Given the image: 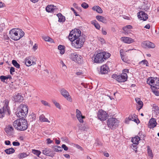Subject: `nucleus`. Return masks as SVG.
<instances>
[{"mask_svg": "<svg viewBox=\"0 0 159 159\" xmlns=\"http://www.w3.org/2000/svg\"><path fill=\"white\" fill-rule=\"evenodd\" d=\"M85 36L81 35V32L79 29H75L70 32L69 36V40L72 42L73 46L76 48L82 47L85 41Z\"/></svg>", "mask_w": 159, "mask_h": 159, "instance_id": "obj_1", "label": "nucleus"}, {"mask_svg": "<svg viewBox=\"0 0 159 159\" xmlns=\"http://www.w3.org/2000/svg\"><path fill=\"white\" fill-rule=\"evenodd\" d=\"M13 126L15 129L19 131H24L28 128L27 122L24 119L20 118L15 120L13 123Z\"/></svg>", "mask_w": 159, "mask_h": 159, "instance_id": "obj_2", "label": "nucleus"}, {"mask_svg": "<svg viewBox=\"0 0 159 159\" xmlns=\"http://www.w3.org/2000/svg\"><path fill=\"white\" fill-rule=\"evenodd\" d=\"M110 56L109 53L104 52L94 55L93 58H94L93 61L95 63H101L108 58Z\"/></svg>", "mask_w": 159, "mask_h": 159, "instance_id": "obj_3", "label": "nucleus"}, {"mask_svg": "<svg viewBox=\"0 0 159 159\" xmlns=\"http://www.w3.org/2000/svg\"><path fill=\"white\" fill-rule=\"evenodd\" d=\"M28 111L27 106L24 104H21L17 109L16 115L20 119H24L27 115Z\"/></svg>", "mask_w": 159, "mask_h": 159, "instance_id": "obj_4", "label": "nucleus"}, {"mask_svg": "<svg viewBox=\"0 0 159 159\" xmlns=\"http://www.w3.org/2000/svg\"><path fill=\"white\" fill-rule=\"evenodd\" d=\"M119 121L114 118H110L107 120V125L108 127L111 129H115L118 126Z\"/></svg>", "mask_w": 159, "mask_h": 159, "instance_id": "obj_5", "label": "nucleus"}, {"mask_svg": "<svg viewBox=\"0 0 159 159\" xmlns=\"http://www.w3.org/2000/svg\"><path fill=\"white\" fill-rule=\"evenodd\" d=\"M70 57L72 60L78 64H81L82 61V57L76 52L71 53Z\"/></svg>", "mask_w": 159, "mask_h": 159, "instance_id": "obj_6", "label": "nucleus"}, {"mask_svg": "<svg viewBox=\"0 0 159 159\" xmlns=\"http://www.w3.org/2000/svg\"><path fill=\"white\" fill-rule=\"evenodd\" d=\"M17 29H13L9 32L10 37L12 39L15 41L20 39L18 31L16 30Z\"/></svg>", "mask_w": 159, "mask_h": 159, "instance_id": "obj_7", "label": "nucleus"}, {"mask_svg": "<svg viewBox=\"0 0 159 159\" xmlns=\"http://www.w3.org/2000/svg\"><path fill=\"white\" fill-rule=\"evenodd\" d=\"M10 111L7 105L4 106L2 108L0 109V118H3L5 115H9Z\"/></svg>", "mask_w": 159, "mask_h": 159, "instance_id": "obj_8", "label": "nucleus"}, {"mask_svg": "<svg viewBox=\"0 0 159 159\" xmlns=\"http://www.w3.org/2000/svg\"><path fill=\"white\" fill-rule=\"evenodd\" d=\"M107 116L108 115L106 112L102 110H99L98 112V118L101 121L105 120Z\"/></svg>", "mask_w": 159, "mask_h": 159, "instance_id": "obj_9", "label": "nucleus"}, {"mask_svg": "<svg viewBox=\"0 0 159 159\" xmlns=\"http://www.w3.org/2000/svg\"><path fill=\"white\" fill-rule=\"evenodd\" d=\"M42 153L44 155L52 157L54 156L55 153L51 149L45 148L42 150Z\"/></svg>", "mask_w": 159, "mask_h": 159, "instance_id": "obj_10", "label": "nucleus"}, {"mask_svg": "<svg viewBox=\"0 0 159 159\" xmlns=\"http://www.w3.org/2000/svg\"><path fill=\"white\" fill-rule=\"evenodd\" d=\"M60 92L61 94L67 100L70 102H72V99L69 95L68 92L64 89L61 90Z\"/></svg>", "mask_w": 159, "mask_h": 159, "instance_id": "obj_11", "label": "nucleus"}, {"mask_svg": "<svg viewBox=\"0 0 159 159\" xmlns=\"http://www.w3.org/2000/svg\"><path fill=\"white\" fill-rule=\"evenodd\" d=\"M138 18L141 20H146L148 18V15L143 11H140L137 13Z\"/></svg>", "mask_w": 159, "mask_h": 159, "instance_id": "obj_12", "label": "nucleus"}, {"mask_svg": "<svg viewBox=\"0 0 159 159\" xmlns=\"http://www.w3.org/2000/svg\"><path fill=\"white\" fill-rule=\"evenodd\" d=\"M142 46L145 48H154L155 45L154 43L148 41L143 42L142 43Z\"/></svg>", "mask_w": 159, "mask_h": 159, "instance_id": "obj_13", "label": "nucleus"}, {"mask_svg": "<svg viewBox=\"0 0 159 159\" xmlns=\"http://www.w3.org/2000/svg\"><path fill=\"white\" fill-rule=\"evenodd\" d=\"M127 78V75L126 73H123L120 75H118L117 81L119 82H124Z\"/></svg>", "mask_w": 159, "mask_h": 159, "instance_id": "obj_14", "label": "nucleus"}, {"mask_svg": "<svg viewBox=\"0 0 159 159\" xmlns=\"http://www.w3.org/2000/svg\"><path fill=\"white\" fill-rule=\"evenodd\" d=\"M76 116L79 122L80 123H83L84 122L83 119L85 118V116H82L81 112L78 109H76Z\"/></svg>", "mask_w": 159, "mask_h": 159, "instance_id": "obj_15", "label": "nucleus"}, {"mask_svg": "<svg viewBox=\"0 0 159 159\" xmlns=\"http://www.w3.org/2000/svg\"><path fill=\"white\" fill-rule=\"evenodd\" d=\"M13 98L15 102H21L23 99V97L19 93H16L14 96Z\"/></svg>", "mask_w": 159, "mask_h": 159, "instance_id": "obj_16", "label": "nucleus"}, {"mask_svg": "<svg viewBox=\"0 0 159 159\" xmlns=\"http://www.w3.org/2000/svg\"><path fill=\"white\" fill-rule=\"evenodd\" d=\"M121 40L125 43L128 44L130 43L134 42V40L129 37H122Z\"/></svg>", "mask_w": 159, "mask_h": 159, "instance_id": "obj_17", "label": "nucleus"}, {"mask_svg": "<svg viewBox=\"0 0 159 159\" xmlns=\"http://www.w3.org/2000/svg\"><path fill=\"white\" fill-rule=\"evenodd\" d=\"M109 68L106 65H104L101 67L100 72L101 74H106L108 72Z\"/></svg>", "mask_w": 159, "mask_h": 159, "instance_id": "obj_18", "label": "nucleus"}, {"mask_svg": "<svg viewBox=\"0 0 159 159\" xmlns=\"http://www.w3.org/2000/svg\"><path fill=\"white\" fill-rule=\"evenodd\" d=\"M155 83L153 84V86L151 85V88L152 90H153V89H159V79L158 78H155Z\"/></svg>", "mask_w": 159, "mask_h": 159, "instance_id": "obj_19", "label": "nucleus"}, {"mask_svg": "<svg viewBox=\"0 0 159 159\" xmlns=\"http://www.w3.org/2000/svg\"><path fill=\"white\" fill-rule=\"evenodd\" d=\"M56 7L52 5H48L46 8V10L48 12H53L55 9Z\"/></svg>", "mask_w": 159, "mask_h": 159, "instance_id": "obj_20", "label": "nucleus"}, {"mask_svg": "<svg viewBox=\"0 0 159 159\" xmlns=\"http://www.w3.org/2000/svg\"><path fill=\"white\" fill-rule=\"evenodd\" d=\"M150 124L149 127L150 128H153L156 126V122L154 118L151 119L149 121Z\"/></svg>", "mask_w": 159, "mask_h": 159, "instance_id": "obj_21", "label": "nucleus"}, {"mask_svg": "<svg viewBox=\"0 0 159 159\" xmlns=\"http://www.w3.org/2000/svg\"><path fill=\"white\" fill-rule=\"evenodd\" d=\"M57 16L58 18V21L59 22L63 23L65 21V17L63 16L61 13H58L57 15Z\"/></svg>", "mask_w": 159, "mask_h": 159, "instance_id": "obj_22", "label": "nucleus"}, {"mask_svg": "<svg viewBox=\"0 0 159 159\" xmlns=\"http://www.w3.org/2000/svg\"><path fill=\"white\" fill-rule=\"evenodd\" d=\"M13 128L11 125H9L5 129V131L7 134H10L13 131Z\"/></svg>", "mask_w": 159, "mask_h": 159, "instance_id": "obj_23", "label": "nucleus"}, {"mask_svg": "<svg viewBox=\"0 0 159 159\" xmlns=\"http://www.w3.org/2000/svg\"><path fill=\"white\" fill-rule=\"evenodd\" d=\"M140 140V138L138 136H136L135 137L133 138L131 140L133 144H138Z\"/></svg>", "mask_w": 159, "mask_h": 159, "instance_id": "obj_24", "label": "nucleus"}, {"mask_svg": "<svg viewBox=\"0 0 159 159\" xmlns=\"http://www.w3.org/2000/svg\"><path fill=\"white\" fill-rule=\"evenodd\" d=\"M155 78H153L152 77H150L148 78L147 81V83L148 84H149L151 86V85L153 86V84L155 83Z\"/></svg>", "mask_w": 159, "mask_h": 159, "instance_id": "obj_25", "label": "nucleus"}, {"mask_svg": "<svg viewBox=\"0 0 159 159\" xmlns=\"http://www.w3.org/2000/svg\"><path fill=\"white\" fill-rule=\"evenodd\" d=\"M96 19L99 21L103 23H106L107 20L105 18L100 16H96Z\"/></svg>", "mask_w": 159, "mask_h": 159, "instance_id": "obj_26", "label": "nucleus"}, {"mask_svg": "<svg viewBox=\"0 0 159 159\" xmlns=\"http://www.w3.org/2000/svg\"><path fill=\"white\" fill-rule=\"evenodd\" d=\"M92 9L94 11H96L99 13H101L102 12V9L98 6H94L92 8Z\"/></svg>", "mask_w": 159, "mask_h": 159, "instance_id": "obj_27", "label": "nucleus"}, {"mask_svg": "<svg viewBox=\"0 0 159 159\" xmlns=\"http://www.w3.org/2000/svg\"><path fill=\"white\" fill-rule=\"evenodd\" d=\"M91 24L94 25L95 27L97 29L99 30L100 28V26L99 24L97 22L96 20H94L91 21Z\"/></svg>", "mask_w": 159, "mask_h": 159, "instance_id": "obj_28", "label": "nucleus"}, {"mask_svg": "<svg viewBox=\"0 0 159 159\" xmlns=\"http://www.w3.org/2000/svg\"><path fill=\"white\" fill-rule=\"evenodd\" d=\"M5 152L8 154H10L14 153L15 152V150L13 148H11L5 149Z\"/></svg>", "mask_w": 159, "mask_h": 159, "instance_id": "obj_29", "label": "nucleus"}, {"mask_svg": "<svg viewBox=\"0 0 159 159\" xmlns=\"http://www.w3.org/2000/svg\"><path fill=\"white\" fill-rule=\"evenodd\" d=\"M135 100L136 101V102L139 105V110L142 108L143 107V102L140 100V99L139 98H135Z\"/></svg>", "mask_w": 159, "mask_h": 159, "instance_id": "obj_30", "label": "nucleus"}, {"mask_svg": "<svg viewBox=\"0 0 159 159\" xmlns=\"http://www.w3.org/2000/svg\"><path fill=\"white\" fill-rule=\"evenodd\" d=\"M39 120L41 121L50 122V121L48 120V119L45 118V116L43 115H42L39 116Z\"/></svg>", "mask_w": 159, "mask_h": 159, "instance_id": "obj_31", "label": "nucleus"}, {"mask_svg": "<svg viewBox=\"0 0 159 159\" xmlns=\"http://www.w3.org/2000/svg\"><path fill=\"white\" fill-rule=\"evenodd\" d=\"M58 49L60 50V53L61 54H63L65 52V47L64 46L59 45L58 47Z\"/></svg>", "mask_w": 159, "mask_h": 159, "instance_id": "obj_32", "label": "nucleus"}, {"mask_svg": "<svg viewBox=\"0 0 159 159\" xmlns=\"http://www.w3.org/2000/svg\"><path fill=\"white\" fill-rule=\"evenodd\" d=\"M136 116V115L135 114H134L133 115H130L129 117V119L130 120L134 121L138 123L137 121H139V120L138 119L137 120L136 119H135Z\"/></svg>", "mask_w": 159, "mask_h": 159, "instance_id": "obj_33", "label": "nucleus"}, {"mask_svg": "<svg viewBox=\"0 0 159 159\" xmlns=\"http://www.w3.org/2000/svg\"><path fill=\"white\" fill-rule=\"evenodd\" d=\"M53 148L54 150L56 152H61L62 150V148L60 146H55Z\"/></svg>", "mask_w": 159, "mask_h": 159, "instance_id": "obj_34", "label": "nucleus"}, {"mask_svg": "<svg viewBox=\"0 0 159 159\" xmlns=\"http://www.w3.org/2000/svg\"><path fill=\"white\" fill-rule=\"evenodd\" d=\"M17 30L18 31V33L19 34V37L20 39L23 37L24 35V32L22 30H20L19 29H17L16 30Z\"/></svg>", "mask_w": 159, "mask_h": 159, "instance_id": "obj_35", "label": "nucleus"}, {"mask_svg": "<svg viewBox=\"0 0 159 159\" xmlns=\"http://www.w3.org/2000/svg\"><path fill=\"white\" fill-rule=\"evenodd\" d=\"M32 152L34 155H37L38 157H39V155L41 153V152L40 151L35 149H32Z\"/></svg>", "mask_w": 159, "mask_h": 159, "instance_id": "obj_36", "label": "nucleus"}, {"mask_svg": "<svg viewBox=\"0 0 159 159\" xmlns=\"http://www.w3.org/2000/svg\"><path fill=\"white\" fill-rule=\"evenodd\" d=\"M12 63L16 68H20V64L17 63L16 60H13L12 61Z\"/></svg>", "mask_w": 159, "mask_h": 159, "instance_id": "obj_37", "label": "nucleus"}, {"mask_svg": "<svg viewBox=\"0 0 159 159\" xmlns=\"http://www.w3.org/2000/svg\"><path fill=\"white\" fill-rule=\"evenodd\" d=\"M28 155L26 153L23 152L18 155V157L20 158H23L26 157Z\"/></svg>", "mask_w": 159, "mask_h": 159, "instance_id": "obj_38", "label": "nucleus"}, {"mask_svg": "<svg viewBox=\"0 0 159 159\" xmlns=\"http://www.w3.org/2000/svg\"><path fill=\"white\" fill-rule=\"evenodd\" d=\"M143 64V65H146V66H148V61L146 60H143L142 61H140L139 62V64Z\"/></svg>", "mask_w": 159, "mask_h": 159, "instance_id": "obj_39", "label": "nucleus"}, {"mask_svg": "<svg viewBox=\"0 0 159 159\" xmlns=\"http://www.w3.org/2000/svg\"><path fill=\"white\" fill-rule=\"evenodd\" d=\"M25 63L26 65L27 66H29L31 65V62L30 60L28 59H25Z\"/></svg>", "mask_w": 159, "mask_h": 159, "instance_id": "obj_40", "label": "nucleus"}, {"mask_svg": "<svg viewBox=\"0 0 159 159\" xmlns=\"http://www.w3.org/2000/svg\"><path fill=\"white\" fill-rule=\"evenodd\" d=\"M148 156L151 157H153V156L152 150L150 148L149 146L148 147Z\"/></svg>", "mask_w": 159, "mask_h": 159, "instance_id": "obj_41", "label": "nucleus"}, {"mask_svg": "<svg viewBox=\"0 0 159 159\" xmlns=\"http://www.w3.org/2000/svg\"><path fill=\"white\" fill-rule=\"evenodd\" d=\"M150 5L149 4H146L145 5L143 6L142 7V9L145 10V11H147L148 10L150 7Z\"/></svg>", "mask_w": 159, "mask_h": 159, "instance_id": "obj_42", "label": "nucleus"}, {"mask_svg": "<svg viewBox=\"0 0 159 159\" xmlns=\"http://www.w3.org/2000/svg\"><path fill=\"white\" fill-rule=\"evenodd\" d=\"M52 102L55 104V105L57 108H58L59 109H61V107L60 106V104L58 103L55 100H52Z\"/></svg>", "mask_w": 159, "mask_h": 159, "instance_id": "obj_43", "label": "nucleus"}, {"mask_svg": "<svg viewBox=\"0 0 159 159\" xmlns=\"http://www.w3.org/2000/svg\"><path fill=\"white\" fill-rule=\"evenodd\" d=\"M81 7L84 9H86L89 7L88 5L85 2H84L81 5Z\"/></svg>", "mask_w": 159, "mask_h": 159, "instance_id": "obj_44", "label": "nucleus"}, {"mask_svg": "<svg viewBox=\"0 0 159 159\" xmlns=\"http://www.w3.org/2000/svg\"><path fill=\"white\" fill-rule=\"evenodd\" d=\"M0 79L2 82H5V80H6V76L3 75H2L0 76Z\"/></svg>", "mask_w": 159, "mask_h": 159, "instance_id": "obj_45", "label": "nucleus"}, {"mask_svg": "<svg viewBox=\"0 0 159 159\" xmlns=\"http://www.w3.org/2000/svg\"><path fill=\"white\" fill-rule=\"evenodd\" d=\"M61 148H63L65 151L68 150V148L64 144H63L61 146Z\"/></svg>", "mask_w": 159, "mask_h": 159, "instance_id": "obj_46", "label": "nucleus"}, {"mask_svg": "<svg viewBox=\"0 0 159 159\" xmlns=\"http://www.w3.org/2000/svg\"><path fill=\"white\" fill-rule=\"evenodd\" d=\"M153 109L156 111V112L159 113V108L158 106H154L153 107Z\"/></svg>", "mask_w": 159, "mask_h": 159, "instance_id": "obj_47", "label": "nucleus"}, {"mask_svg": "<svg viewBox=\"0 0 159 159\" xmlns=\"http://www.w3.org/2000/svg\"><path fill=\"white\" fill-rule=\"evenodd\" d=\"M61 63L62 65L63 69L64 70H65L67 68L66 66L64 64L63 61H61Z\"/></svg>", "mask_w": 159, "mask_h": 159, "instance_id": "obj_48", "label": "nucleus"}, {"mask_svg": "<svg viewBox=\"0 0 159 159\" xmlns=\"http://www.w3.org/2000/svg\"><path fill=\"white\" fill-rule=\"evenodd\" d=\"M12 144L14 146H19L20 145V143L19 142H13L12 143Z\"/></svg>", "mask_w": 159, "mask_h": 159, "instance_id": "obj_49", "label": "nucleus"}, {"mask_svg": "<svg viewBox=\"0 0 159 159\" xmlns=\"http://www.w3.org/2000/svg\"><path fill=\"white\" fill-rule=\"evenodd\" d=\"M44 39L46 41H51V40H52V39L48 37H45Z\"/></svg>", "mask_w": 159, "mask_h": 159, "instance_id": "obj_50", "label": "nucleus"}, {"mask_svg": "<svg viewBox=\"0 0 159 159\" xmlns=\"http://www.w3.org/2000/svg\"><path fill=\"white\" fill-rule=\"evenodd\" d=\"M42 103L45 106H49L48 103L46 101L42 100L41 101Z\"/></svg>", "mask_w": 159, "mask_h": 159, "instance_id": "obj_51", "label": "nucleus"}, {"mask_svg": "<svg viewBox=\"0 0 159 159\" xmlns=\"http://www.w3.org/2000/svg\"><path fill=\"white\" fill-rule=\"evenodd\" d=\"M15 72V68L13 67H11L10 70V72L11 74L12 75V72Z\"/></svg>", "mask_w": 159, "mask_h": 159, "instance_id": "obj_52", "label": "nucleus"}, {"mask_svg": "<svg viewBox=\"0 0 159 159\" xmlns=\"http://www.w3.org/2000/svg\"><path fill=\"white\" fill-rule=\"evenodd\" d=\"M118 77V75H117L116 74H113L112 75V77L115 79H116V80H117V79Z\"/></svg>", "mask_w": 159, "mask_h": 159, "instance_id": "obj_53", "label": "nucleus"}, {"mask_svg": "<svg viewBox=\"0 0 159 159\" xmlns=\"http://www.w3.org/2000/svg\"><path fill=\"white\" fill-rule=\"evenodd\" d=\"M75 147L78 149H80L82 151L83 150V148L82 147H81L78 144H76L75 145Z\"/></svg>", "mask_w": 159, "mask_h": 159, "instance_id": "obj_54", "label": "nucleus"}, {"mask_svg": "<svg viewBox=\"0 0 159 159\" xmlns=\"http://www.w3.org/2000/svg\"><path fill=\"white\" fill-rule=\"evenodd\" d=\"M99 40L102 43H105V40L103 38H100L99 39Z\"/></svg>", "mask_w": 159, "mask_h": 159, "instance_id": "obj_55", "label": "nucleus"}, {"mask_svg": "<svg viewBox=\"0 0 159 159\" xmlns=\"http://www.w3.org/2000/svg\"><path fill=\"white\" fill-rule=\"evenodd\" d=\"M46 141H47V143L48 144H49L51 143L52 142V141L49 138H48L46 139Z\"/></svg>", "mask_w": 159, "mask_h": 159, "instance_id": "obj_56", "label": "nucleus"}, {"mask_svg": "<svg viewBox=\"0 0 159 159\" xmlns=\"http://www.w3.org/2000/svg\"><path fill=\"white\" fill-rule=\"evenodd\" d=\"M137 144H133L132 147L134 148V150L136 152L137 150Z\"/></svg>", "mask_w": 159, "mask_h": 159, "instance_id": "obj_57", "label": "nucleus"}, {"mask_svg": "<svg viewBox=\"0 0 159 159\" xmlns=\"http://www.w3.org/2000/svg\"><path fill=\"white\" fill-rule=\"evenodd\" d=\"M5 143L7 145H10L11 144V142L9 140H7L5 141Z\"/></svg>", "mask_w": 159, "mask_h": 159, "instance_id": "obj_58", "label": "nucleus"}, {"mask_svg": "<svg viewBox=\"0 0 159 159\" xmlns=\"http://www.w3.org/2000/svg\"><path fill=\"white\" fill-rule=\"evenodd\" d=\"M71 9L74 12L75 14V15L76 16H78V14H77V12L75 10V9L72 7H71Z\"/></svg>", "mask_w": 159, "mask_h": 159, "instance_id": "obj_59", "label": "nucleus"}, {"mask_svg": "<svg viewBox=\"0 0 159 159\" xmlns=\"http://www.w3.org/2000/svg\"><path fill=\"white\" fill-rule=\"evenodd\" d=\"M153 92L155 95H156L157 96H158L159 95V93H158V91H156V90H154V91H153Z\"/></svg>", "mask_w": 159, "mask_h": 159, "instance_id": "obj_60", "label": "nucleus"}, {"mask_svg": "<svg viewBox=\"0 0 159 159\" xmlns=\"http://www.w3.org/2000/svg\"><path fill=\"white\" fill-rule=\"evenodd\" d=\"M123 30L124 31L127 32V33H128L129 31V30L125 27H124L123 28Z\"/></svg>", "mask_w": 159, "mask_h": 159, "instance_id": "obj_61", "label": "nucleus"}, {"mask_svg": "<svg viewBox=\"0 0 159 159\" xmlns=\"http://www.w3.org/2000/svg\"><path fill=\"white\" fill-rule=\"evenodd\" d=\"M102 34L103 35H105L107 34V32L103 30V28L102 29Z\"/></svg>", "mask_w": 159, "mask_h": 159, "instance_id": "obj_62", "label": "nucleus"}, {"mask_svg": "<svg viewBox=\"0 0 159 159\" xmlns=\"http://www.w3.org/2000/svg\"><path fill=\"white\" fill-rule=\"evenodd\" d=\"M125 27L127 28L129 30L131 29L132 28V26L131 25H128Z\"/></svg>", "mask_w": 159, "mask_h": 159, "instance_id": "obj_63", "label": "nucleus"}, {"mask_svg": "<svg viewBox=\"0 0 159 159\" xmlns=\"http://www.w3.org/2000/svg\"><path fill=\"white\" fill-rule=\"evenodd\" d=\"M150 25H149V24H147V25H146L145 26H144V28H146V29H150Z\"/></svg>", "mask_w": 159, "mask_h": 159, "instance_id": "obj_64", "label": "nucleus"}]
</instances>
